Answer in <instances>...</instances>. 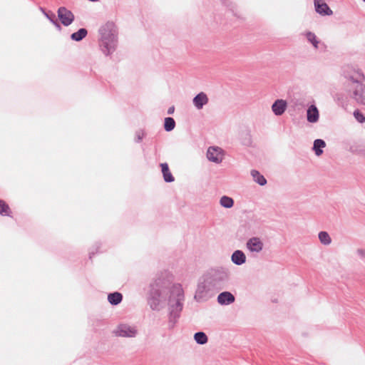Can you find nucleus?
<instances>
[{
    "label": "nucleus",
    "mask_w": 365,
    "mask_h": 365,
    "mask_svg": "<svg viewBox=\"0 0 365 365\" xmlns=\"http://www.w3.org/2000/svg\"><path fill=\"white\" fill-rule=\"evenodd\" d=\"M318 237L320 242L324 245L327 246L331 243V238L326 231L319 232Z\"/></svg>",
    "instance_id": "nucleus-23"
},
{
    "label": "nucleus",
    "mask_w": 365,
    "mask_h": 365,
    "mask_svg": "<svg viewBox=\"0 0 365 365\" xmlns=\"http://www.w3.org/2000/svg\"><path fill=\"white\" fill-rule=\"evenodd\" d=\"M314 5L316 12L322 16H331L333 14L324 0H314Z\"/></svg>",
    "instance_id": "nucleus-11"
},
{
    "label": "nucleus",
    "mask_w": 365,
    "mask_h": 365,
    "mask_svg": "<svg viewBox=\"0 0 365 365\" xmlns=\"http://www.w3.org/2000/svg\"><path fill=\"white\" fill-rule=\"evenodd\" d=\"M123 300V295L118 292L110 293L108 295V301L112 305H118Z\"/></svg>",
    "instance_id": "nucleus-19"
},
{
    "label": "nucleus",
    "mask_w": 365,
    "mask_h": 365,
    "mask_svg": "<svg viewBox=\"0 0 365 365\" xmlns=\"http://www.w3.org/2000/svg\"><path fill=\"white\" fill-rule=\"evenodd\" d=\"M245 247L250 253L259 254L263 250L264 243L260 237H252L246 242Z\"/></svg>",
    "instance_id": "nucleus-8"
},
{
    "label": "nucleus",
    "mask_w": 365,
    "mask_h": 365,
    "mask_svg": "<svg viewBox=\"0 0 365 365\" xmlns=\"http://www.w3.org/2000/svg\"><path fill=\"white\" fill-rule=\"evenodd\" d=\"M41 10L43 11L44 15L46 16V18L48 19H49V21L58 29V30H61V25L59 24V23L58 22L56 18V15L53 14V13H51V14H48L46 12H45L42 9Z\"/></svg>",
    "instance_id": "nucleus-27"
},
{
    "label": "nucleus",
    "mask_w": 365,
    "mask_h": 365,
    "mask_svg": "<svg viewBox=\"0 0 365 365\" xmlns=\"http://www.w3.org/2000/svg\"><path fill=\"white\" fill-rule=\"evenodd\" d=\"M202 277L220 291L229 279V270L224 267H215L208 269Z\"/></svg>",
    "instance_id": "nucleus-4"
},
{
    "label": "nucleus",
    "mask_w": 365,
    "mask_h": 365,
    "mask_svg": "<svg viewBox=\"0 0 365 365\" xmlns=\"http://www.w3.org/2000/svg\"><path fill=\"white\" fill-rule=\"evenodd\" d=\"M357 254L359 256H360L362 258L365 257V250H364L359 249L357 250Z\"/></svg>",
    "instance_id": "nucleus-31"
},
{
    "label": "nucleus",
    "mask_w": 365,
    "mask_h": 365,
    "mask_svg": "<svg viewBox=\"0 0 365 365\" xmlns=\"http://www.w3.org/2000/svg\"><path fill=\"white\" fill-rule=\"evenodd\" d=\"M93 255V253H90V258H92Z\"/></svg>",
    "instance_id": "nucleus-34"
},
{
    "label": "nucleus",
    "mask_w": 365,
    "mask_h": 365,
    "mask_svg": "<svg viewBox=\"0 0 365 365\" xmlns=\"http://www.w3.org/2000/svg\"><path fill=\"white\" fill-rule=\"evenodd\" d=\"M251 175L253 178V180L258 185L263 186L267 184L266 178L259 171L252 170L251 171Z\"/></svg>",
    "instance_id": "nucleus-21"
},
{
    "label": "nucleus",
    "mask_w": 365,
    "mask_h": 365,
    "mask_svg": "<svg viewBox=\"0 0 365 365\" xmlns=\"http://www.w3.org/2000/svg\"><path fill=\"white\" fill-rule=\"evenodd\" d=\"M10 208L9 205L2 200H0V215H9Z\"/></svg>",
    "instance_id": "nucleus-28"
},
{
    "label": "nucleus",
    "mask_w": 365,
    "mask_h": 365,
    "mask_svg": "<svg viewBox=\"0 0 365 365\" xmlns=\"http://www.w3.org/2000/svg\"><path fill=\"white\" fill-rule=\"evenodd\" d=\"M319 117V110L315 105H311L307 110V118L309 123H316Z\"/></svg>",
    "instance_id": "nucleus-17"
},
{
    "label": "nucleus",
    "mask_w": 365,
    "mask_h": 365,
    "mask_svg": "<svg viewBox=\"0 0 365 365\" xmlns=\"http://www.w3.org/2000/svg\"><path fill=\"white\" fill-rule=\"evenodd\" d=\"M113 334L119 337L134 338L138 335V330L135 326L120 324L113 331Z\"/></svg>",
    "instance_id": "nucleus-7"
},
{
    "label": "nucleus",
    "mask_w": 365,
    "mask_h": 365,
    "mask_svg": "<svg viewBox=\"0 0 365 365\" xmlns=\"http://www.w3.org/2000/svg\"><path fill=\"white\" fill-rule=\"evenodd\" d=\"M223 150L219 147H210L207 152V159L215 163H220L223 160Z\"/></svg>",
    "instance_id": "nucleus-10"
},
{
    "label": "nucleus",
    "mask_w": 365,
    "mask_h": 365,
    "mask_svg": "<svg viewBox=\"0 0 365 365\" xmlns=\"http://www.w3.org/2000/svg\"><path fill=\"white\" fill-rule=\"evenodd\" d=\"M208 102V97L204 92L199 93L192 99V103L197 110L202 109L204 106L207 105Z\"/></svg>",
    "instance_id": "nucleus-14"
},
{
    "label": "nucleus",
    "mask_w": 365,
    "mask_h": 365,
    "mask_svg": "<svg viewBox=\"0 0 365 365\" xmlns=\"http://www.w3.org/2000/svg\"><path fill=\"white\" fill-rule=\"evenodd\" d=\"M171 285L172 277L167 272L158 274L150 282L147 302L153 311H160L165 307Z\"/></svg>",
    "instance_id": "nucleus-1"
},
{
    "label": "nucleus",
    "mask_w": 365,
    "mask_h": 365,
    "mask_svg": "<svg viewBox=\"0 0 365 365\" xmlns=\"http://www.w3.org/2000/svg\"><path fill=\"white\" fill-rule=\"evenodd\" d=\"M58 17L61 24L65 26L71 25L75 19L73 14L64 6L58 8Z\"/></svg>",
    "instance_id": "nucleus-9"
},
{
    "label": "nucleus",
    "mask_w": 365,
    "mask_h": 365,
    "mask_svg": "<svg viewBox=\"0 0 365 365\" xmlns=\"http://www.w3.org/2000/svg\"><path fill=\"white\" fill-rule=\"evenodd\" d=\"M304 35L305 36L307 41L310 43L314 49H325V44L322 42L317 36L312 31H306Z\"/></svg>",
    "instance_id": "nucleus-12"
},
{
    "label": "nucleus",
    "mask_w": 365,
    "mask_h": 365,
    "mask_svg": "<svg viewBox=\"0 0 365 365\" xmlns=\"http://www.w3.org/2000/svg\"><path fill=\"white\" fill-rule=\"evenodd\" d=\"M365 2V0H363Z\"/></svg>",
    "instance_id": "nucleus-35"
},
{
    "label": "nucleus",
    "mask_w": 365,
    "mask_h": 365,
    "mask_svg": "<svg viewBox=\"0 0 365 365\" xmlns=\"http://www.w3.org/2000/svg\"><path fill=\"white\" fill-rule=\"evenodd\" d=\"M99 46L106 56L115 52L118 46V31L114 23L108 21L100 27Z\"/></svg>",
    "instance_id": "nucleus-3"
},
{
    "label": "nucleus",
    "mask_w": 365,
    "mask_h": 365,
    "mask_svg": "<svg viewBox=\"0 0 365 365\" xmlns=\"http://www.w3.org/2000/svg\"><path fill=\"white\" fill-rule=\"evenodd\" d=\"M287 108V103L285 100L277 99L273 103L272 110L275 115L280 116L285 112Z\"/></svg>",
    "instance_id": "nucleus-13"
},
{
    "label": "nucleus",
    "mask_w": 365,
    "mask_h": 365,
    "mask_svg": "<svg viewBox=\"0 0 365 365\" xmlns=\"http://www.w3.org/2000/svg\"><path fill=\"white\" fill-rule=\"evenodd\" d=\"M194 339L200 345H203L207 342V336L202 331L196 332L194 335Z\"/></svg>",
    "instance_id": "nucleus-25"
},
{
    "label": "nucleus",
    "mask_w": 365,
    "mask_h": 365,
    "mask_svg": "<svg viewBox=\"0 0 365 365\" xmlns=\"http://www.w3.org/2000/svg\"><path fill=\"white\" fill-rule=\"evenodd\" d=\"M326 146V143L322 139H317L314 141L313 150L317 156H319L323 153V150Z\"/></svg>",
    "instance_id": "nucleus-20"
},
{
    "label": "nucleus",
    "mask_w": 365,
    "mask_h": 365,
    "mask_svg": "<svg viewBox=\"0 0 365 365\" xmlns=\"http://www.w3.org/2000/svg\"><path fill=\"white\" fill-rule=\"evenodd\" d=\"M231 261L236 265H242L246 262V255L242 250H237L232 254Z\"/></svg>",
    "instance_id": "nucleus-16"
},
{
    "label": "nucleus",
    "mask_w": 365,
    "mask_h": 365,
    "mask_svg": "<svg viewBox=\"0 0 365 365\" xmlns=\"http://www.w3.org/2000/svg\"><path fill=\"white\" fill-rule=\"evenodd\" d=\"M175 127V121L171 117H167L164 121V129L167 132L172 131Z\"/></svg>",
    "instance_id": "nucleus-26"
},
{
    "label": "nucleus",
    "mask_w": 365,
    "mask_h": 365,
    "mask_svg": "<svg viewBox=\"0 0 365 365\" xmlns=\"http://www.w3.org/2000/svg\"><path fill=\"white\" fill-rule=\"evenodd\" d=\"M351 82V87L354 90L353 98L359 103L365 104V86L361 81L364 78V74L359 70L354 71V75L345 74Z\"/></svg>",
    "instance_id": "nucleus-5"
},
{
    "label": "nucleus",
    "mask_w": 365,
    "mask_h": 365,
    "mask_svg": "<svg viewBox=\"0 0 365 365\" xmlns=\"http://www.w3.org/2000/svg\"><path fill=\"white\" fill-rule=\"evenodd\" d=\"M88 34L87 29L84 28H81L78 30L76 32L73 33L71 35V38L75 41H81L83 40Z\"/></svg>",
    "instance_id": "nucleus-22"
},
{
    "label": "nucleus",
    "mask_w": 365,
    "mask_h": 365,
    "mask_svg": "<svg viewBox=\"0 0 365 365\" xmlns=\"http://www.w3.org/2000/svg\"><path fill=\"white\" fill-rule=\"evenodd\" d=\"M235 300V296L230 292H222L217 296V302L221 305H229Z\"/></svg>",
    "instance_id": "nucleus-15"
},
{
    "label": "nucleus",
    "mask_w": 365,
    "mask_h": 365,
    "mask_svg": "<svg viewBox=\"0 0 365 365\" xmlns=\"http://www.w3.org/2000/svg\"><path fill=\"white\" fill-rule=\"evenodd\" d=\"M360 153L365 156V145L360 150Z\"/></svg>",
    "instance_id": "nucleus-33"
},
{
    "label": "nucleus",
    "mask_w": 365,
    "mask_h": 365,
    "mask_svg": "<svg viewBox=\"0 0 365 365\" xmlns=\"http://www.w3.org/2000/svg\"><path fill=\"white\" fill-rule=\"evenodd\" d=\"M145 133L144 130H138L135 132V141L136 143H140L143 140V138L145 137Z\"/></svg>",
    "instance_id": "nucleus-30"
},
{
    "label": "nucleus",
    "mask_w": 365,
    "mask_h": 365,
    "mask_svg": "<svg viewBox=\"0 0 365 365\" xmlns=\"http://www.w3.org/2000/svg\"><path fill=\"white\" fill-rule=\"evenodd\" d=\"M354 116L359 123H363L365 122V116L359 110L354 112Z\"/></svg>",
    "instance_id": "nucleus-29"
},
{
    "label": "nucleus",
    "mask_w": 365,
    "mask_h": 365,
    "mask_svg": "<svg viewBox=\"0 0 365 365\" xmlns=\"http://www.w3.org/2000/svg\"><path fill=\"white\" fill-rule=\"evenodd\" d=\"M166 302L168 309V325L172 329L178 323L184 307L185 293L180 284L171 285Z\"/></svg>",
    "instance_id": "nucleus-2"
},
{
    "label": "nucleus",
    "mask_w": 365,
    "mask_h": 365,
    "mask_svg": "<svg viewBox=\"0 0 365 365\" xmlns=\"http://www.w3.org/2000/svg\"><path fill=\"white\" fill-rule=\"evenodd\" d=\"M220 204L225 208H231L234 205V200L232 197L224 195L220 198Z\"/></svg>",
    "instance_id": "nucleus-24"
},
{
    "label": "nucleus",
    "mask_w": 365,
    "mask_h": 365,
    "mask_svg": "<svg viewBox=\"0 0 365 365\" xmlns=\"http://www.w3.org/2000/svg\"><path fill=\"white\" fill-rule=\"evenodd\" d=\"M175 111V107L174 106H170L168 109V114L169 115H171L174 113Z\"/></svg>",
    "instance_id": "nucleus-32"
},
{
    "label": "nucleus",
    "mask_w": 365,
    "mask_h": 365,
    "mask_svg": "<svg viewBox=\"0 0 365 365\" xmlns=\"http://www.w3.org/2000/svg\"><path fill=\"white\" fill-rule=\"evenodd\" d=\"M161 170L163 176V179L166 182H172L175 180V178L169 170L168 163H160Z\"/></svg>",
    "instance_id": "nucleus-18"
},
{
    "label": "nucleus",
    "mask_w": 365,
    "mask_h": 365,
    "mask_svg": "<svg viewBox=\"0 0 365 365\" xmlns=\"http://www.w3.org/2000/svg\"><path fill=\"white\" fill-rule=\"evenodd\" d=\"M219 292L206 279L202 277L198 282L194 299L197 302H206Z\"/></svg>",
    "instance_id": "nucleus-6"
}]
</instances>
